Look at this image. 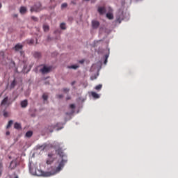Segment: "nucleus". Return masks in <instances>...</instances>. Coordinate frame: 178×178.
I'll use <instances>...</instances> for the list:
<instances>
[{
    "label": "nucleus",
    "instance_id": "nucleus-1",
    "mask_svg": "<svg viewBox=\"0 0 178 178\" xmlns=\"http://www.w3.org/2000/svg\"><path fill=\"white\" fill-rule=\"evenodd\" d=\"M56 154H58V155H59V156H60V158H64L60 161L58 167L55 169V170L53 172H44V171H41L40 170H36L35 175L37 176H44V177H49V176H54V175H56V173H59V172H60V170H62V168H63V166H65V165H66V163H67V159L66 157V154H65V153H63V151L62 150V149L58 148L56 151Z\"/></svg>",
    "mask_w": 178,
    "mask_h": 178
},
{
    "label": "nucleus",
    "instance_id": "nucleus-2",
    "mask_svg": "<svg viewBox=\"0 0 178 178\" xmlns=\"http://www.w3.org/2000/svg\"><path fill=\"white\" fill-rule=\"evenodd\" d=\"M40 10H41V3H38L31 8V12H40Z\"/></svg>",
    "mask_w": 178,
    "mask_h": 178
},
{
    "label": "nucleus",
    "instance_id": "nucleus-3",
    "mask_svg": "<svg viewBox=\"0 0 178 178\" xmlns=\"http://www.w3.org/2000/svg\"><path fill=\"white\" fill-rule=\"evenodd\" d=\"M52 67H47L46 65H44L43 67L40 70L41 73L42 74H47V73H49L51 72V70Z\"/></svg>",
    "mask_w": 178,
    "mask_h": 178
},
{
    "label": "nucleus",
    "instance_id": "nucleus-4",
    "mask_svg": "<svg viewBox=\"0 0 178 178\" xmlns=\"http://www.w3.org/2000/svg\"><path fill=\"white\" fill-rule=\"evenodd\" d=\"M10 102H9V99L8 98V97H5L2 102H1V105L3 106H9L10 105Z\"/></svg>",
    "mask_w": 178,
    "mask_h": 178
},
{
    "label": "nucleus",
    "instance_id": "nucleus-5",
    "mask_svg": "<svg viewBox=\"0 0 178 178\" xmlns=\"http://www.w3.org/2000/svg\"><path fill=\"white\" fill-rule=\"evenodd\" d=\"M48 156L49 158H50V159L47 160L46 163L47 165H51L54 162V159L52 158L54 156V154H49Z\"/></svg>",
    "mask_w": 178,
    "mask_h": 178
},
{
    "label": "nucleus",
    "instance_id": "nucleus-6",
    "mask_svg": "<svg viewBox=\"0 0 178 178\" xmlns=\"http://www.w3.org/2000/svg\"><path fill=\"white\" fill-rule=\"evenodd\" d=\"M16 166H17V163L16 162V161H13L10 162L9 169L13 170V169H15Z\"/></svg>",
    "mask_w": 178,
    "mask_h": 178
},
{
    "label": "nucleus",
    "instance_id": "nucleus-7",
    "mask_svg": "<svg viewBox=\"0 0 178 178\" xmlns=\"http://www.w3.org/2000/svg\"><path fill=\"white\" fill-rule=\"evenodd\" d=\"M92 29H98V27H99V22L92 21Z\"/></svg>",
    "mask_w": 178,
    "mask_h": 178
},
{
    "label": "nucleus",
    "instance_id": "nucleus-8",
    "mask_svg": "<svg viewBox=\"0 0 178 178\" xmlns=\"http://www.w3.org/2000/svg\"><path fill=\"white\" fill-rule=\"evenodd\" d=\"M97 12L99 13V15H104V13L106 12V10L105 9V7H99Z\"/></svg>",
    "mask_w": 178,
    "mask_h": 178
},
{
    "label": "nucleus",
    "instance_id": "nucleus-9",
    "mask_svg": "<svg viewBox=\"0 0 178 178\" xmlns=\"http://www.w3.org/2000/svg\"><path fill=\"white\" fill-rule=\"evenodd\" d=\"M27 105H29V102H27V99H25L21 102L22 108H26Z\"/></svg>",
    "mask_w": 178,
    "mask_h": 178
},
{
    "label": "nucleus",
    "instance_id": "nucleus-10",
    "mask_svg": "<svg viewBox=\"0 0 178 178\" xmlns=\"http://www.w3.org/2000/svg\"><path fill=\"white\" fill-rule=\"evenodd\" d=\"M23 49V45L20 44H17L15 46L14 49L15 51H20V49Z\"/></svg>",
    "mask_w": 178,
    "mask_h": 178
},
{
    "label": "nucleus",
    "instance_id": "nucleus-11",
    "mask_svg": "<svg viewBox=\"0 0 178 178\" xmlns=\"http://www.w3.org/2000/svg\"><path fill=\"white\" fill-rule=\"evenodd\" d=\"M19 12L22 13V15H24V13L27 12V8H26V7H21Z\"/></svg>",
    "mask_w": 178,
    "mask_h": 178
},
{
    "label": "nucleus",
    "instance_id": "nucleus-12",
    "mask_svg": "<svg viewBox=\"0 0 178 178\" xmlns=\"http://www.w3.org/2000/svg\"><path fill=\"white\" fill-rule=\"evenodd\" d=\"M107 19H108L109 20H112L113 19V14H112V13H108L106 15Z\"/></svg>",
    "mask_w": 178,
    "mask_h": 178
},
{
    "label": "nucleus",
    "instance_id": "nucleus-13",
    "mask_svg": "<svg viewBox=\"0 0 178 178\" xmlns=\"http://www.w3.org/2000/svg\"><path fill=\"white\" fill-rule=\"evenodd\" d=\"M91 95L93 97V98H95L96 99L99 98V95L95 92H91Z\"/></svg>",
    "mask_w": 178,
    "mask_h": 178
},
{
    "label": "nucleus",
    "instance_id": "nucleus-14",
    "mask_svg": "<svg viewBox=\"0 0 178 178\" xmlns=\"http://www.w3.org/2000/svg\"><path fill=\"white\" fill-rule=\"evenodd\" d=\"M79 66L77 65L67 66L68 69H74V70H76V69H79Z\"/></svg>",
    "mask_w": 178,
    "mask_h": 178
},
{
    "label": "nucleus",
    "instance_id": "nucleus-15",
    "mask_svg": "<svg viewBox=\"0 0 178 178\" xmlns=\"http://www.w3.org/2000/svg\"><path fill=\"white\" fill-rule=\"evenodd\" d=\"M33 136V131H27L25 134V136L27 137L28 138H30V137H31Z\"/></svg>",
    "mask_w": 178,
    "mask_h": 178
},
{
    "label": "nucleus",
    "instance_id": "nucleus-16",
    "mask_svg": "<svg viewBox=\"0 0 178 178\" xmlns=\"http://www.w3.org/2000/svg\"><path fill=\"white\" fill-rule=\"evenodd\" d=\"M14 127L15 129H17V130H19V129H22V126L20 125V124L16 122L15 124H14Z\"/></svg>",
    "mask_w": 178,
    "mask_h": 178
},
{
    "label": "nucleus",
    "instance_id": "nucleus-17",
    "mask_svg": "<svg viewBox=\"0 0 178 178\" xmlns=\"http://www.w3.org/2000/svg\"><path fill=\"white\" fill-rule=\"evenodd\" d=\"M43 30L45 32L49 31V26L44 24L43 25Z\"/></svg>",
    "mask_w": 178,
    "mask_h": 178
},
{
    "label": "nucleus",
    "instance_id": "nucleus-18",
    "mask_svg": "<svg viewBox=\"0 0 178 178\" xmlns=\"http://www.w3.org/2000/svg\"><path fill=\"white\" fill-rule=\"evenodd\" d=\"M60 27L61 30H66V24L61 23Z\"/></svg>",
    "mask_w": 178,
    "mask_h": 178
},
{
    "label": "nucleus",
    "instance_id": "nucleus-19",
    "mask_svg": "<svg viewBox=\"0 0 178 178\" xmlns=\"http://www.w3.org/2000/svg\"><path fill=\"white\" fill-rule=\"evenodd\" d=\"M101 88H102V85L99 84L97 86H95V90H97V91H99V90H101Z\"/></svg>",
    "mask_w": 178,
    "mask_h": 178
},
{
    "label": "nucleus",
    "instance_id": "nucleus-20",
    "mask_svg": "<svg viewBox=\"0 0 178 178\" xmlns=\"http://www.w3.org/2000/svg\"><path fill=\"white\" fill-rule=\"evenodd\" d=\"M16 86V80H13V82L11 83L10 87L11 88H15V86Z\"/></svg>",
    "mask_w": 178,
    "mask_h": 178
},
{
    "label": "nucleus",
    "instance_id": "nucleus-21",
    "mask_svg": "<svg viewBox=\"0 0 178 178\" xmlns=\"http://www.w3.org/2000/svg\"><path fill=\"white\" fill-rule=\"evenodd\" d=\"M42 98H43L44 101H47V99H48V94L44 93L42 95Z\"/></svg>",
    "mask_w": 178,
    "mask_h": 178
},
{
    "label": "nucleus",
    "instance_id": "nucleus-22",
    "mask_svg": "<svg viewBox=\"0 0 178 178\" xmlns=\"http://www.w3.org/2000/svg\"><path fill=\"white\" fill-rule=\"evenodd\" d=\"M33 56L35 58H40V56H41V54L40 53H38V52H35L34 54H33Z\"/></svg>",
    "mask_w": 178,
    "mask_h": 178
},
{
    "label": "nucleus",
    "instance_id": "nucleus-23",
    "mask_svg": "<svg viewBox=\"0 0 178 178\" xmlns=\"http://www.w3.org/2000/svg\"><path fill=\"white\" fill-rule=\"evenodd\" d=\"M12 124H13V120H10L8 122V125H7V129H9V127H10V126H12Z\"/></svg>",
    "mask_w": 178,
    "mask_h": 178
},
{
    "label": "nucleus",
    "instance_id": "nucleus-24",
    "mask_svg": "<svg viewBox=\"0 0 178 178\" xmlns=\"http://www.w3.org/2000/svg\"><path fill=\"white\" fill-rule=\"evenodd\" d=\"M2 162H0V176L2 175V169H3Z\"/></svg>",
    "mask_w": 178,
    "mask_h": 178
},
{
    "label": "nucleus",
    "instance_id": "nucleus-25",
    "mask_svg": "<svg viewBox=\"0 0 178 178\" xmlns=\"http://www.w3.org/2000/svg\"><path fill=\"white\" fill-rule=\"evenodd\" d=\"M40 149H44V148H47V144H43L41 146H40Z\"/></svg>",
    "mask_w": 178,
    "mask_h": 178
},
{
    "label": "nucleus",
    "instance_id": "nucleus-26",
    "mask_svg": "<svg viewBox=\"0 0 178 178\" xmlns=\"http://www.w3.org/2000/svg\"><path fill=\"white\" fill-rule=\"evenodd\" d=\"M61 8L63 9L65 8H67V4L66 3H64L61 5Z\"/></svg>",
    "mask_w": 178,
    "mask_h": 178
},
{
    "label": "nucleus",
    "instance_id": "nucleus-27",
    "mask_svg": "<svg viewBox=\"0 0 178 178\" xmlns=\"http://www.w3.org/2000/svg\"><path fill=\"white\" fill-rule=\"evenodd\" d=\"M28 44H34V40L31 39V40H28Z\"/></svg>",
    "mask_w": 178,
    "mask_h": 178
},
{
    "label": "nucleus",
    "instance_id": "nucleus-28",
    "mask_svg": "<svg viewBox=\"0 0 178 178\" xmlns=\"http://www.w3.org/2000/svg\"><path fill=\"white\" fill-rule=\"evenodd\" d=\"M31 19H32V20H33L34 22H37V21L38 20V18H37L36 17H34V16L31 17Z\"/></svg>",
    "mask_w": 178,
    "mask_h": 178
},
{
    "label": "nucleus",
    "instance_id": "nucleus-29",
    "mask_svg": "<svg viewBox=\"0 0 178 178\" xmlns=\"http://www.w3.org/2000/svg\"><path fill=\"white\" fill-rule=\"evenodd\" d=\"M8 116H9V114L8 113V112L5 111V112L3 113V117H4V118H8Z\"/></svg>",
    "mask_w": 178,
    "mask_h": 178
},
{
    "label": "nucleus",
    "instance_id": "nucleus-30",
    "mask_svg": "<svg viewBox=\"0 0 178 178\" xmlns=\"http://www.w3.org/2000/svg\"><path fill=\"white\" fill-rule=\"evenodd\" d=\"M70 90L67 88H65L63 89L64 92H69Z\"/></svg>",
    "mask_w": 178,
    "mask_h": 178
},
{
    "label": "nucleus",
    "instance_id": "nucleus-31",
    "mask_svg": "<svg viewBox=\"0 0 178 178\" xmlns=\"http://www.w3.org/2000/svg\"><path fill=\"white\" fill-rule=\"evenodd\" d=\"M70 108L71 109H74V108H76V106H75L74 104H70Z\"/></svg>",
    "mask_w": 178,
    "mask_h": 178
},
{
    "label": "nucleus",
    "instance_id": "nucleus-32",
    "mask_svg": "<svg viewBox=\"0 0 178 178\" xmlns=\"http://www.w3.org/2000/svg\"><path fill=\"white\" fill-rule=\"evenodd\" d=\"M56 97H57V98H58V99H60L63 97V95H58Z\"/></svg>",
    "mask_w": 178,
    "mask_h": 178
},
{
    "label": "nucleus",
    "instance_id": "nucleus-33",
    "mask_svg": "<svg viewBox=\"0 0 178 178\" xmlns=\"http://www.w3.org/2000/svg\"><path fill=\"white\" fill-rule=\"evenodd\" d=\"M79 62V63L83 64V63H84V60H81Z\"/></svg>",
    "mask_w": 178,
    "mask_h": 178
},
{
    "label": "nucleus",
    "instance_id": "nucleus-34",
    "mask_svg": "<svg viewBox=\"0 0 178 178\" xmlns=\"http://www.w3.org/2000/svg\"><path fill=\"white\" fill-rule=\"evenodd\" d=\"M49 127L51 128V129H55V127H56V126H55V125H51Z\"/></svg>",
    "mask_w": 178,
    "mask_h": 178
},
{
    "label": "nucleus",
    "instance_id": "nucleus-35",
    "mask_svg": "<svg viewBox=\"0 0 178 178\" xmlns=\"http://www.w3.org/2000/svg\"><path fill=\"white\" fill-rule=\"evenodd\" d=\"M91 80H95V79H97V76H95V77H92V76H91Z\"/></svg>",
    "mask_w": 178,
    "mask_h": 178
},
{
    "label": "nucleus",
    "instance_id": "nucleus-36",
    "mask_svg": "<svg viewBox=\"0 0 178 178\" xmlns=\"http://www.w3.org/2000/svg\"><path fill=\"white\" fill-rule=\"evenodd\" d=\"M117 22H118L119 23H121L120 18H117Z\"/></svg>",
    "mask_w": 178,
    "mask_h": 178
},
{
    "label": "nucleus",
    "instance_id": "nucleus-37",
    "mask_svg": "<svg viewBox=\"0 0 178 178\" xmlns=\"http://www.w3.org/2000/svg\"><path fill=\"white\" fill-rule=\"evenodd\" d=\"M72 86H74V84H76V81H73V82H72Z\"/></svg>",
    "mask_w": 178,
    "mask_h": 178
},
{
    "label": "nucleus",
    "instance_id": "nucleus-38",
    "mask_svg": "<svg viewBox=\"0 0 178 178\" xmlns=\"http://www.w3.org/2000/svg\"><path fill=\"white\" fill-rule=\"evenodd\" d=\"M6 136H9V134H10V132L7 131V132L6 133Z\"/></svg>",
    "mask_w": 178,
    "mask_h": 178
},
{
    "label": "nucleus",
    "instance_id": "nucleus-39",
    "mask_svg": "<svg viewBox=\"0 0 178 178\" xmlns=\"http://www.w3.org/2000/svg\"><path fill=\"white\" fill-rule=\"evenodd\" d=\"M71 3H72L73 5H76V2L74 1H71Z\"/></svg>",
    "mask_w": 178,
    "mask_h": 178
},
{
    "label": "nucleus",
    "instance_id": "nucleus-40",
    "mask_svg": "<svg viewBox=\"0 0 178 178\" xmlns=\"http://www.w3.org/2000/svg\"><path fill=\"white\" fill-rule=\"evenodd\" d=\"M0 8H2V4L0 3Z\"/></svg>",
    "mask_w": 178,
    "mask_h": 178
},
{
    "label": "nucleus",
    "instance_id": "nucleus-41",
    "mask_svg": "<svg viewBox=\"0 0 178 178\" xmlns=\"http://www.w3.org/2000/svg\"><path fill=\"white\" fill-rule=\"evenodd\" d=\"M52 131H54L53 130H50V133H52Z\"/></svg>",
    "mask_w": 178,
    "mask_h": 178
},
{
    "label": "nucleus",
    "instance_id": "nucleus-42",
    "mask_svg": "<svg viewBox=\"0 0 178 178\" xmlns=\"http://www.w3.org/2000/svg\"><path fill=\"white\" fill-rule=\"evenodd\" d=\"M104 63H106V60H105Z\"/></svg>",
    "mask_w": 178,
    "mask_h": 178
},
{
    "label": "nucleus",
    "instance_id": "nucleus-43",
    "mask_svg": "<svg viewBox=\"0 0 178 178\" xmlns=\"http://www.w3.org/2000/svg\"><path fill=\"white\" fill-rule=\"evenodd\" d=\"M15 178H19L18 177H15Z\"/></svg>",
    "mask_w": 178,
    "mask_h": 178
},
{
    "label": "nucleus",
    "instance_id": "nucleus-44",
    "mask_svg": "<svg viewBox=\"0 0 178 178\" xmlns=\"http://www.w3.org/2000/svg\"><path fill=\"white\" fill-rule=\"evenodd\" d=\"M17 17V15H15V17Z\"/></svg>",
    "mask_w": 178,
    "mask_h": 178
},
{
    "label": "nucleus",
    "instance_id": "nucleus-45",
    "mask_svg": "<svg viewBox=\"0 0 178 178\" xmlns=\"http://www.w3.org/2000/svg\"><path fill=\"white\" fill-rule=\"evenodd\" d=\"M85 1H90V0H85Z\"/></svg>",
    "mask_w": 178,
    "mask_h": 178
}]
</instances>
